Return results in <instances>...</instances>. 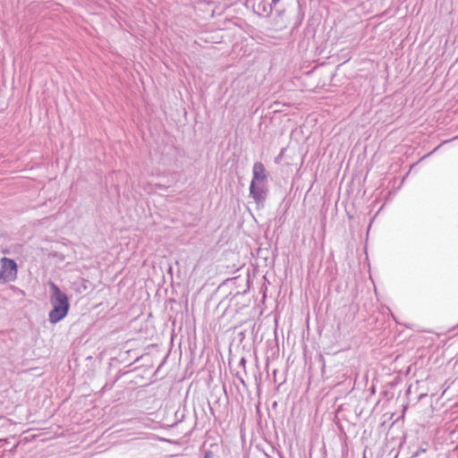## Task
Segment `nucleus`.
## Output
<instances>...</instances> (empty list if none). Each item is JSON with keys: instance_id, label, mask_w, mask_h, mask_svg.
<instances>
[{"instance_id": "2", "label": "nucleus", "mask_w": 458, "mask_h": 458, "mask_svg": "<svg viewBox=\"0 0 458 458\" xmlns=\"http://www.w3.org/2000/svg\"><path fill=\"white\" fill-rule=\"evenodd\" d=\"M18 267L16 262L9 258L0 259V283L5 284L16 280Z\"/></svg>"}, {"instance_id": "3", "label": "nucleus", "mask_w": 458, "mask_h": 458, "mask_svg": "<svg viewBox=\"0 0 458 458\" xmlns=\"http://www.w3.org/2000/svg\"><path fill=\"white\" fill-rule=\"evenodd\" d=\"M265 166L263 164L257 162L253 165V178L251 182H264L266 180Z\"/></svg>"}, {"instance_id": "1", "label": "nucleus", "mask_w": 458, "mask_h": 458, "mask_svg": "<svg viewBox=\"0 0 458 458\" xmlns=\"http://www.w3.org/2000/svg\"><path fill=\"white\" fill-rule=\"evenodd\" d=\"M50 288L52 291L51 302L53 309L49 312V321L52 324H55L66 317L70 309V303L66 294L56 284L51 283Z\"/></svg>"}, {"instance_id": "4", "label": "nucleus", "mask_w": 458, "mask_h": 458, "mask_svg": "<svg viewBox=\"0 0 458 458\" xmlns=\"http://www.w3.org/2000/svg\"><path fill=\"white\" fill-rule=\"evenodd\" d=\"M250 192L257 203L262 202L265 199L266 191L262 187H256L254 182H251Z\"/></svg>"}]
</instances>
